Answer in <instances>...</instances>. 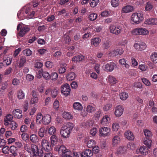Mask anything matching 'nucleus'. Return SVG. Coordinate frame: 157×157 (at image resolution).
Here are the masks:
<instances>
[{"instance_id":"obj_1","label":"nucleus","mask_w":157,"mask_h":157,"mask_svg":"<svg viewBox=\"0 0 157 157\" xmlns=\"http://www.w3.org/2000/svg\"><path fill=\"white\" fill-rule=\"evenodd\" d=\"M35 12L32 10V6L27 4L18 12L17 16L20 20H22L25 18H32Z\"/></svg>"},{"instance_id":"obj_2","label":"nucleus","mask_w":157,"mask_h":157,"mask_svg":"<svg viewBox=\"0 0 157 157\" xmlns=\"http://www.w3.org/2000/svg\"><path fill=\"white\" fill-rule=\"evenodd\" d=\"M74 125L72 123L67 122L65 123L62 126L60 130V133L61 136L64 138H68L73 128Z\"/></svg>"},{"instance_id":"obj_3","label":"nucleus","mask_w":157,"mask_h":157,"mask_svg":"<svg viewBox=\"0 0 157 157\" xmlns=\"http://www.w3.org/2000/svg\"><path fill=\"white\" fill-rule=\"evenodd\" d=\"M144 19V12H140L133 13L131 16L130 21L132 24H138Z\"/></svg>"},{"instance_id":"obj_4","label":"nucleus","mask_w":157,"mask_h":157,"mask_svg":"<svg viewBox=\"0 0 157 157\" xmlns=\"http://www.w3.org/2000/svg\"><path fill=\"white\" fill-rule=\"evenodd\" d=\"M110 129L108 127H102L100 128L99 133L100 136L105 137L110 135Z\"/></svg>"},{"instance_id":"obj_5","label":"nucleus","mask_w":157,"mask_h":157,"mask_svg":"<svg viewBox=\"0 0 157 157\" xmlns=\"http://www.w3.org/2000/svg\"><path fill=\"white\" fill-rule=\"evenodd\" d=\"M124 52V51L122 48H117L110 51L108 55L109 56H115L121 55Z\"/></svg>"},{"instance_id":"obj_6","label":"nucleus","mask_w":157,"mask_h":157,"mask_svg":"<svg viewBox=\"0 0 157 157\" xmlns=\"http://www.w3.org/2000/svg\"><path fill=\"white\" fill-rule=\"evenodd\" d=\"M61 90L64 95L67 96L69 95L71 91V90L69 85L66 83L61 87Z\"/></svg>"},{"instance_id":"obj_7","label":"nucleus","mask_w":157,"mask_h":157,"mask_svg":"<svg viewBox=\"0 0 157 157\" xmlns=\"http://www.w3.org/2000/svg\"><path fill=\"white\" fill-rule=\"evenodd\" d=\"M42 149L46 151H49L51 149L48 141L46 140L43 139L41 142Z\"/></svg>"},{"instance_id":"obj_8","label":"nucleus","mask_w":157,"mask_h":157,"mask_svg":"<svg viewBox=\"0 0 157 157\" xmlns=\"http://www.w3.org/2000/svg\"><path fill=\"white\" fill-rule=\"evenodd\" d=\"M116 64L113 62H110L105 65H103L104 70L106 71L111 72L114 69Z\"/></svg>"},{"instance_id":"obj_9","label":"nucleus","mask_w":157,"mask_h":157,"mask_svg":"<svg viewBox=\"0 0 157 157\" xmlns=\"http://www.w3.org/2000/svg\"><path fill=\"white\" fill-rule=\"evenodd\" d=\"M136 152L137 154H141L143 155H146L148 153V150L146 146H142L137 148L136 150Z\"/></svg>"},{"instance_id":"obj_10","label":"nucleus","mask_w":157,"mask_h":157,"mask_svg":"<svg viewBox=\"0 0 157 157\" xmlns=\"http://www.w3.org/2000/svg\"><path fill=\"white\" fill-rule=\"evenodd\" d=\"M124 108L121 105H118L115 108L114 114L117 117H119L121 116L123 113Z\"/></svg>"},{"instance_id":"obj_11","label":"nucleus","mask_w":157,"mask_h":157,"mask_svg":"<svg viewBox=\"0 0 157 157\" xmlns=\"http://www.w3.org/2000/svg\"><path fill=\"white\" fill-rule=\"evenodd\" d=\"M111 121L110 118L108 115L104 116L100 120V124L101 125H106L110 123Z\"/></svg>"},{"instance_id":"obj_12","label":"nucleus","mask_w":157,"mask_h":157,"mask_svg":"<svg viewBox=\"0 0 157 157\" xmlns=\"http://www.w3.org/2000/svg\"><path fill=\"white\" fill-rule=\"evenodd\" d=\"M101 39L98 36L94 37L90 40V44L91 45H93L95 47H98L101 42Z\"/></svg>"},{"instance_id":"obj_13","label":"nucleus","mask_w":157,"mask_h":157,"mask_svg":"<svg viewBox=\"0 0 157 157\" xmlns=\"http://www.w3.org/2000/svg\"><path fill=\"white\" fill-rule=\"evenodd\" d=\"M144 23L150 25H157V19L155 18H150L147 19L145 20Z\"/></svg>"},{"instance_id":"obj_14","label":"nucleus","mask_w":157,"mask_h":157,"mask_svg":"<svg viewBox=\"0 0 157 157\" xmlns=\"http://www.w3.org/2000/svg\"><path fill=\"white\" fill-rule=\"evenodd\" d=\"M134 9L133 6L128 5L123 7L121 11L122 13H127L132 12L134 10Z\"/></svg>"},{"instance_id":"obj_15","label":"nucleus","mask_w":157,"mask_h":157,"mask_svg":"<svg viewBox=\"0 0 157 157\" xmlns=\"http://www.w3.org/2000/svg\"><path fill=\"white\" fill-rule=\"evenodd\" d=\"M13 119L12 115L10 114L6 115L4 119V125L6 126H8L10 122L12 121Z\"/></svg>"},{"instance_id":"obj_16","label":"nucleus","mask_w":157,"mask_h":157,"mask_svg":"<svg viewBox=\"0 0 157 157\" xmlns=\"http://www.w3.org/2000/svg\"><path fill=\"white\" fill-rule=\"evenodd\" d=\"M106 80L108 83L112 85L115 84L117 82V80L115 77L111 75L108 76Z\"/></svg>"},{"instance_id":"obj_17","label":"nucleus","mask_w":157,"mask_h":157,"mask_svg":"<svg viewBox=\"0 0 157 157\" xmlns=\"http://www.w3.org/2000/svg\"><path fill=\"white\" fill-rule=\"evenodd\" d=\"M121 142L120 137L117 135L113 136L112 140V144L113 146H116L118 145Z\"/></svg>"},{"instance_id":"obj_18","label":"nucleus","mask_w":157,"mask_h":157,"mask_svg":"<svg viewBox=\"0 0 157 157\" xmlns=\"http://www.w3.org/2000/svg\"><path fill=\"white\" fill-rule=\"evenodd\" d=\"M58 151L59 154L61 155L70 151L63 145H61L59 147Z\"/></svg>"},{"instance_id":"obj_19","label":"nucleus","mask_w":157,"mask_h":157,"mask_svg":"<svg viewBox=\"0 0 157 157\" xmlns=\"http://www.w3.org/2000/svg\"><path fill=\"white\" fill-rule=\"evenodd\" d=\"M32 152L34 155L36 156L39 155L38 147L35 144H32L31 145V153Z\"/></svg>"},{"instance_id":"obj_20","label":"nucleus","mask_w":157,"mask_h":157,"mask_svg":"<svg viewBox=\"0 0 157 157\" xmlns=\"http://www.w3.org/2000/svg\"><path fill=\"white\" fill-rule=\"evenodd\" d=\"M22 111L19 109L14 110L13 111V114L14 117L17 118H20L22 117Z\"/></svg>"},{"instance_id":"obj_21","label":"nucleus","mask_w":157,"mask_h":157,"mask_svg":"<svg viewBox=\"0 0 157 157\" xmlns=\"http://www.w3.org/2000/svg\"><path fill=\"white\" fill-rule=\"evenodd\" d=\"M124 136L126 138L129 140H133L134 137L132 132L129 130L127 131L124 133Z\"/></svg>"},{"instance_id":"obj_22","label":"nucleus","mask_w":157,"mask_h":157,"mask_svg":"<svg viewBox=\"0 0 157 157\" xmlns=\"http://www.w3.org/2000/svg\"><path fill=\"white\" fill-rule=\"evenodd\" d=\"M73 107L74 109L78 111H82L83 108L82 105L78 102H75L74 103Z\"/></svg>"},{"instance_id":"obj_23","label":"nucleus","mask_w":157,"mask_h":157,"mask_svg":"<svg viewBox=\"0 0 157 157\" xmlns=\"http://www.w3.org/2000/svg\"><path fill=\"white\" fill-rule=\"evenodd\" d=\"M29 30V28L26 26L23 27L19 32V36L21 37L23 36Z\"/></svg>"},{"instance_id":"obj_24","label":"nucleus","mask_w":157,"mask_h":157,"mask_svg":"<svg viewBox=\"0 0 157 157\" xmlns=\"http://www.w3.org/2000/svg\"><path fill=\"white\" fill-rule=\"evenodd\" d=\"M51 120V116L49 114H47L44 117L42 123L44 124H48L50 122Z\"/></svg>"},{"instance_id":"obj_25","label":"nucleus","mask_w":157,"mask_h":157,"mask_svg":"<svg viewBox=\"0 0 157 157\" xmlns=\"http://www.w3.org/2000/svg\"><path fill=\"white\" fill-rule=\"evenodd\" d=\"M125 152L124 147L121 146L117 148L116 154L118 156H120L124 154Z\"/></svg>"},{"instance_id":"obj_26","label":"nucleus","mask_w":157,"mask_h":157,"mask_svg":"<svg viewBox=\"0 0 157 157\" xmlns=\"http://www.w3.org/2000/svg\"><path fill=\"white\" fill-rule=\"evenodd\" d=\"M62 115L63 118L67 120H70L73 118L72 115L70 113L68 112H64Z\"/></svg>"},{"instance_id":"obj_27","label":"nucleus","mask_w":157,"mask_h":157,"mask_svg":"<svg viewBox=\"0 0 157 157\" xmlns=\"http://www.w3.org/2000/svg\"><path fill=\"white\" fill-rule=\"evenodd\" d=\"M115 26L117 30V35L120 34L122 32L124 29V26L122 24L116 25Z\"/></svg>"},{"instance_id":"obj_28","label":"nucleus","mask_w":157,"mask_h":157,"mask_svg":"<svg viewBox=\"0 0 157 157\" xmlns=\"http://www.w3.org/2000/svg\"><path fill=\"white\" fill-rule=\"evenodd\" d=\"M30 141L33 143L36 144L39 142V138L38 136L36 134H33L30 136Z\"/></svg>"},{"instance_id":"obj_29","label":"nucleus","mask_w":157,"mask_h":157,"mask_svg":"<svg viewBox=\"0 0 157 157\" xmlns=\"http://www.w3.org/2000/svg\"><path fill=\"white\" fill-rule=\"evenodd\" d=\"M84 59V56L82 55L75 56L72 59V61L75 62H79L82 60Z\"/></svg>"},{"instance_id":"obj_30","label":"nucleus","mask_w":157,"mask_h":157,"mask_svg":"<svg viewBox=\"0 0 157 157\" xmlns=\"http://www.w3.org/2000/svg\"><path fill=\"white\" fill-rule=\"evenodd\" d=\"M9 151L13 155L15 156L17 155V148L14 145H12L9 147Z\"/></svg>"},{"instance_id":"obj_31","label":"nucleus","mask_w":157,"mask_h":157,"mask_svg":"<svg viewBox=\"0 0 157 157\" xmlns=\"http://www.w3.org/2000/svg\"><path fill=\"white\" fill-rule=\"evenodd\" d=\"M76 77V75L74 72H70L67 75V79L68 81L74 80Z\"/></svg>"},{"instance_id":"obj_32","label":"nucleus","mask_w":157,"mask_h":157,"mask_svg":"<svg viewBox=\"0 0 157 157\" xmlns=\"http://www.w3.org/2000/svg\"><path fill=\"white\" fill-rule=\"evenodd\" d=\"M152 141L150 138L144 139V140L143 143L148 148H150L151 146Z\"/></svg>"},{"instance_id":"obj_33","label":"nucleus","mask_w":157,"mask_h":157,"mask_svg":"<svg viewBox=\"0 0 157 157\" xmlns=\"http://www.w3.org/2000/svg\"><path fill=\"white\" fill-rule=\"evenodd\" d=\"M127 61L124 58L121 59L119 60V63L120 64L123 65L126 68H128L129 67V66L127 63Z\"/></svg>"},{"instance_id":"obj_34","label":"nucleus","mask_w":157,"mask_h":157,"mask_svg":"<svg viewBox=\"0 0 157 157\" xmlns=\"http://www.w3.org/2000/svg\"><path fill=\"white\" fill-rule=\"evenodd\" d=\"M59 90L57 88H54L52 89L51 90V94L52 97L53 98H55L57 94L59 92Z\"/></svg>"},{"instance_id":"obj_35","label":"nucleus","mask_w":157,"mask_h":157,"mask_svg":"<svg viewBox=\"0 0 157 157\" xmlns=\"http://www.w3.org/2000/svg\"><path fill=\"white\" fill-rule=\"evenodd\" d=\"M85 156L91 157L93 155V152L90 150L88 149L85 150L83 152H82V154Z\"/></svg>"},{"instance_id":"obj_36","label":"nucleus","mask_w":157,"mask_h":157,"mask_svg":"<svg viewBox=\"0 0 157 157\" xmlns=\"http://www.w3.org/2000/svg\"><path fill=\"white\" fill-rule=\"evenodd\" d=\"M151 61L154 63H157V53L153 52L150 56Z\"/></svg>"},{"instance_id":"obj_37","label":"nucleus","mask_w":157,"mask_h":157,"mask_svg":"<svg viewBox=\"0 0 157 157\" xmlns=\"http://www.w3.org/2000/svg\"><path fill=\"white\" fill-rule=\"evenodd\" d=\"M87 147L90 148H93L96 144L95 141L93 140H89L87 143Z\"/></svg>"},{"instance_id":"obj_38","label":"nucleus","mask_w":157,"mask_h":157,"mask_svg":"<svg viewBox=\"0 0 157 157\" xmlns=\"http://www.w3.org/2000/svg\"><path fill=\"white\" fill-rule=\"evenodd\" d=\"M43 118L44 117L43 116L41 113H38L36 117V123L39 124H40L41 123H42Z\"/></svg>"},{"instance_id":"obj_39","label":"nucleus","mask_w":157,"mask_h":157,"mask_svg":"<svg viewBox=\"0 0 157 157\" xmlns=\"http://www.w3.org/2000/svg\"><path fill=\"white\" fill-rule=\"evenodd\" d=\"M144 133L146 138H150L152 136L151 132L147 129L144 130Z\"/></svg>"},{"instance_id":"obj_40","label":"nucleus","mask_w":157,"mask_h":157,"mask_svg":"<svg viewBox=\"0 0 157 157\" xmlns=\"http://www.w3.org/2000/svg\"><path fill=\"white\" fill-rule=\"evenodd\" d=\"M6 59L4 60L3 62L5 63L7 65H9L11 63L12 58L9 55H6Z\"/></svg>"},{"instance_id":"obj_41","label":"nucleus","mask_w":157,"mask_h":157,"mask_svg":"<svg viewBox=\"0 0 157 157\" xmlns=\"http://www.w3.org/2000/svg\"><path fill=\"white\" fill-rule=\"evenodd\" d=\"M51 142L52 144H56L58 141V139L55 135H52L50 137Z\"/></svg>"},{"instance_id":"obj_42","label":"nucleus","mask_w":157,"mask_h":157,"mask_svg":"<svg viewBox=\"0 0 157 157\" xmlns=\"http://www.w3.org/2000/svg\"><path fill=\"white\" fill-rule=\"evenodd\" d=\"M95 108L93 105L92 104L87 105L86 108L87 111L89 113H93L95 111Z\"/></svg>"},{"instance_id":"obj_43","label":"nucleus","mask_w":157,"mask_h":157,"mask_svg":"<svg viewBox=\"0 0 157 157\" xmlns=\"http://www.w3.org/2000/svg\"><path fill=\"white\" fill-rule=\"evenodd\" d=\"M26 61V58L24 56H22L21 57L19 62V67H21L24 66V64L25 63Z\"/></svg>"},{"instance_id":"obj_44","label":"nucleus","mask_w":157,"mask_h":157,"mask_svg":"<svg viewBox=\"0 0 157 157\" xmlns=\"http://www.w3.org/2000/svg\"><path fill=\"white\" fill-rule=\"evenodd\" d=\"M149 33V31L146 28H140V35H147Z\"/></svg>"},{"instance_id":"obj_45","label":"nucleus","mask_w":157,"mask_h":157,"mask_svg":"<svg viewBox=\"0 0 157 157\" xmlns=\"http://www.w3.org/2000/svg\"><path fill=\"white\" fill-rule=\"evenodd\" d=\"M62 66L59 68L58 71L59 73L60 74L64 73L66 71L65 67L66 64L65 63H63L62 64Z\"/></svg>"},{"instance_id":"obj_46","label":"nucleus","mask_w":157,"mask_h":157,"mask_svg":"<svg viewBox=\"0 0 157 157\" xmlns=\"http://www.w3.org/2000/svg\"><path fill=\"white\" fill-rule=\"evenodd\" d=\"M119 128V125L118 123L114 122L112 124V129L113 131L117 132Z\"/></svg>"},{"instance_id":"obj_47","label":"nucleus","mask_w":157,"mask_h":157,"mask_svg":"<svg viewBox=\"0 0 157 157\" xmlns=\"http://www.w3.org/2000/svg\"><path fill=\"white\" fill-rule=\"evenodd\" d=\"M120 99L123 101L126 100L128 97V93L125 92H123L120 94Z\"/></svg>"},{"instance_id":"obj_48","label":"nucleus","mask_w":157,"mask_h":157,"mask_svg":"<svg viewBox=\"0 0 157 157\" xmlns=\"http://www.w3.org/2000/svg\"><path fill=\"white\" fill-rule=\"evenodd\" d=\"M131 33L134 35H140V28H137L133 29Z\"/></svg>"},{"instance_id":"obj_49","label":"nucleus","mask_w":157,"mask_h":157,"mask_svg":"<svg viewBox=\"0 0 157 157\" xmlns=\"http://www.w3.org/2000/svg\"><path fill=\"white\" fill-rule=\"evenodd\" d=\"M8 84V83L6 81L3 82L1 85L0 91L2 92H4L7 88Z\"/></svg>"},{"instance_id":"obj_50","label":"nucleus","mask_w":157,"mask_h":157,"mask_svg":"<svg viewBox=\"0 0 157 157\" xmlns=\"http://www.w3.org/2000/svg\"><path fill=\"white\" fill-rule=\"evenodd\" d=\"M97 17V14L94 13H91L88 16L89 19L92 21H94L96 19Z\"/></svg>"},{"instance_id":"obj_51","label":"nucleus","mask_w":157,"mask_h":157,"mask_svg":"<svg viewBox=\"0 0 157 157\" xmlns=\"http://www.w3.org/2000/svg\"><path fill=\"white\" fill-rule=\"evenodd\" d=\"M45 128L44 127H41L39 130L38 134L40 137H43L45 134Z\"/></svg>"},{"instance_id":"obj_52","label":"nucleus","mask_w":157,"mask_h":157,"mask_svg":"<svg viewBox=\"0 0 157 157\" xmlns=\"http://www.w3.org/2000/svg\"><path fill=\"white\" fill-rule=\"evenodd\" d=\"M109 31L113 34L117 35V30L116 29L115 25H111L109 27Z\"/></svg>"},{"instance_id":"obj_53","label":"nucleus","mask_w":157,"mask_h":157,"mask_svg":"<svg viewBox=\"0 0 157 157\" xmlns=\"http://www.w3.org/2000/svg\"><path fill=\"white\" fill-rule=\"evenodd\" d=\"M22 52L24 55L26 56H30L32 54L33 52L29 49L27 48L24 50Z\"/></svg>"},{"instance_id":"obj_54","label":"nucleus","mask_w":157,"mask_h":157,"mask_svg":"<svg viewBox=\"0 0 157 157\" xmlns=\"http://www.w3.org/2000/svg\"><path fill=\"white\" fill-rule=\"evenodd\" d=\"M93 122L92 121H88L86 122H83L82 126L84 128L91 127L93 125Z\"/></svg>"},{"instance_id":"obj_55","label":"nucleus","mask_w":157,"mask_h":157,"mask_svg":"<svg viewBox=\"0 0 157 157\" xmlns=\"http://www.w3.org/2000/svg\"><path fill=\"white\" fill-rule=\"evenodd\" d=\"M139 68L142 71H146L148 69L147 66L144 63L140 64Z\"/></svg>"},{"instance_id":"obj_56","label":"nucleus","mask_w":157,"mask_h":157,"mask_svg":"<svg viewBox=\"0 0 157 157\" xmlns=\"http://www.w3.org/2000/svg\"><path fill=\"white\" fill-rule=\"evenodd\" d=\"M110 46V42L108 40L104 41L103 44V46L104 49H108Z\"/></svg>"},{"instance_id":"obj_57","label":"nucleus","mask_w":157,"mask_h":157,"mask_svg":"<svg viewBox=\"0 0 157 157\" xmlns=\"http://www.w3.org/2000/svg\"><path fill=\"white\" fill-rule=\"evenodd\" d=\"M2 152L3 153L5 154H9V147L8 146L5 145L2 147Z\"/></svg>"},{"instance_id":"obj_58","label":"nucleus","mask_w":157,"mask_h":157,"mask_svg":"<svg viewBox=\"0 0 157 157\" xmlns=\"http://www.w3.org/2000/svg\"><path fill=\"white\" fill-rule=\"evenodd\" d=\"M48 130L49 133L51 135H53L56 132V128L54 126H52L50 127L49 128Z\"/></svg>"},{"instance_id":"obj_59","label":"nucleus","mask_w":157,"mask_h":157,"mask_svg":"<svg viewBox=\"0 0 157 157\" xmlns=\"http://www.w3.org/2000/svg\"><path fill=\"white\" fill-rule=\"evenodd\" d=\"M111 3L112 6L113 7H116L119 5L120 2L119 0H111Z\"/></svg>"},{"instance_id":"obj_60","label":"nucleus","mask_w":157,"mask_h":157,"mask_svg":"<svg viewBox=\"0 0 157 157\" xmlns=\"http://www.w3.org/2000/svg\"><path fill=\"white\" fill-rule=\"evenodd\" d=\"M25 96V94L21 90L18 91L17 93V97L19 99H23Z\"/></svg>"},{"instance_id":"obj_61","label":"nucleus","mask_w":157,"mask_h":157,"mask_svg":"<svg viewBox=\"0 0 157 157\" xmlns=\"http://www.w3.org/2000/svg\"><path fill=\"white\" fill-rule=\"evenodd\" d=\"M136 144L133 142H129L127 145V148L131 150H133L136 148Z\"/></svg>"},{"instance_id":"obj_62","label":"nucleus","mask_w":157,"mask_h":157,"mask_svg":"<svg viewBox=\"0 0 157 157\" xmlns=\"http://www.w3.org/2000/svg\"><path fill=\"white\" fill-rule=\"evenodd\" d=\"M8 125L9 126L12 130H14L16 129L17 127V124L15 122L12 121L10 122Z\"/></svg>"},{"instance_id":"obj_63","label":"nucleus","mask_w":157,"mask_h":157,"mask_svg":"<svg viewBox=\"0 0 157 157\" xmlns=\"http://www.w3.org/2000/svg\"><path fill=\"white\" fill-rule=\"evenodd\" d=\"M153 6L151 3L149 2H147L145 7V10L147 11H149L152 8Z\"/></svg>"},{"instance_id":"obj_64","label":"nucleus","mask_w":157,"mask_h":157,"mask_svg":"<svg viewBox=\"0 0 157 157\" xmlns=\"http://www.w3.org/2000/svg\"><path fill=\"white\" fill-rule=\"evenodd\" d=\"M112 107V104L110 103H107L103 107V109L105 111H107L109 110Z\"/></svg>"}]
</instances>
